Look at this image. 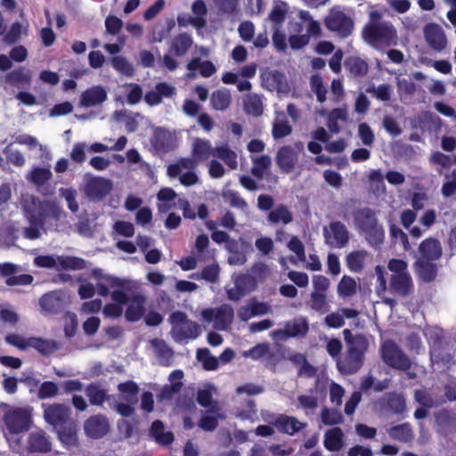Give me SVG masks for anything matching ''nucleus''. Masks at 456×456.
<instances>
[{
	"instance_id": "nucleus-1",
	"label": "nucleus",
	"mask_w": 456,
	"mask_h": 456,
	"mask_svg": "<svg viewBox=\"0 0 456 456\" xmlns=\"http://www.w3.org/2000/svg\"><path fill=\"white\" fill-rule=\"evenodd\" d=\"M44 419L57 431L60 441L66 445L77 444V426L71 419V410L65 403L43 404Z\"/></svg>"
},
{
	"instance_id": "nucleus-2",
	"label": "nucleus",
	"mask_w": 456,
	"mask_h": 456,
	"mask_svg": "<svg viewBox=\"0 0 456 456\" xmlns=\"http://www.w3.org/2000/svg\"><path fill=\"white\" fill-rule=\"evenodd\" d=\"M61 216L60 206L53 200L38 201L35 210L27 211V218L29 227L24 229V236L28 240L38 239L41 235L40 229L44 227L47 220L59 221Z\"/></svg>"
},
{
	"instance_id": "nucleus-3",
	"label": "nucleus",
	"mask_w": 456,
	"mask_h": 456,
	"mask_svg": "<svg viewBox=\"0 0 456 456\" xmlns=\"http://www.w3.org/2000/svg\"><path fill=\"white\" fill-rule=\"evenodd\" d=\"M362 35L368 45L378 49L396 45L398 41L397 31L388 21L368 22Z\"/></svg>"
},
{
	"instance_id": "nucleus-4",
	"label": "nucleus",
	"mask_w": 456,
	"mask_h": 456,
	"mask_svg": "<svg viewBox=\"0 0 456 456\" xmlns=\"http://www.w3.org/2000/svg\"><path fill=\"white\" fill-rule=\"evenodd\" d=\"M171 323L170 334L179 344L197 338L201 334V328L196 322L190 320L182 311H175L169 316Z\"/></svg>"
},
{
	"instance_id": "nucleus-5",
	"label": "nucleus",
	"mask_w": 456,
	"mask_h": 456,
	"mask_svg": "<svg viewBox=\"0 0 456 456\" xmlns=\"http://www.w3.org/2000/svg\"><path fill=\"white\" fill-rule=\"evenodd\" d=\"M381 357L383 362L389 367L406 371L411 367V361L409 356L393 340H386L381 345Z\"/></svg>"
},
{
	"instance_id": "nucleus-6",
	"label": "nucleus",
	"mask_w": 456,
	"mask_h": 456,
	"mask_svg": "<svg viewBox=\"0 0 456 456\" xmlns=\"http://www.w3.org/2000/svg\"><path fill=\"white\" fill-rule=\"evenodd\" d=\"M118 390L120 393L121 399L126 401V403H118L114 405V409L122 417H130L134 413V404L138 401L137 395L139 393L138 385L132 380L119 383Z\"/></svg>"
},
{
	"instance_id": "nucleus-7",
	"label": "nucleus",
	"mask_w": 456,
	"mask_h": 456,
	"mask_svg": "<svg viewBox=\"0 0 456 456\" xmlns=\"http://www.w3.org/2000/svg\"><path fill=\"white\" fill-rule=\"evenodd\" d=\"M324 25L341 38L349 37L354 29L353 20L342 11L331 10L324 19Z\"/></svg>"
},
{
	"instance_id": "nucleus-8",
	"label": "nucleus",
	"mask_w": 456,
	"mask_h": 456,
	"mask_svg": "<svg viewBox=\"0 0 456 456\" xmlns=\"http://www.w3.org/2000/svg\"><path fill=\"white\" fill-rule=\"evenodd\" d=\"M202 318L210 322H215V327L218 330H226L232 324L234 318L233 308L224 304L217 308H207L201 312Z\"/></svg>"
},
{
	"instance_id": "nucleus-9",
	"label": "nucleus",
	"mask_w": 456,
	"mask_h": 456,
	"mask_svg": "<svg viewBox=\"0 0 456 456\" xmlns=\"http://www.w3.org/2000/svg\"><path fill=\"white\" fill-rule=\"evenodd\" d=\"M323 235L325 242L332 248H345L349 241V232L340 221L331 222L329 228H324Z\"/></svg>"
},
{
	"instance_id": "nucleus-10",
	"label": "nucleus",
	"mask_w": 456,
	"mask_h": 456,
	"mask_svg": "<svg viewBox=\"0 0 456 456\" xmlns=\"http://www.w3.org/2000/svg\"><path fill=\"white\" fill-rule=\"evenodd\" d=\"M4 423L8 430L12 434L28 431L31 425V416L24 409H14L4 416Z\"/></svg>"
},
{
	"instance_id": "nucleus-11",
	"label": "nucleus",
	"mask_w": 456,
	"mask_h": 456,
	"mask_svg": "<svg viewBox=\"0 0 456 456\" xmlns=\"http://www.w3.org/2000/svg\"><path fill=\"white\" fill-rule=\"evenodd\" d=\"M309 331V323L305 317L299 316L286 322L284 329L273 331V335L281 339L305 337Z\"/></svg>"
},
{
	"instance_id": "nucleus-12",
	"label": "nucleus",
	"mask_w": 456,
	"mask_h": 456,
	"mask_svg": "<svg viewBox=\"0 0 456 456\" xmlns=\"http://www.w3.org/2000/svg\"><path fill=\"white\" fill-rule=\"evenodd\" d=\"M86 435L92 438L99 439L103 437L110 430L108 419L102 414L94 415L88 418L84 424Z\"/></svg>"
},
{
	"instance_id": "nucleus-13",
	"label": "nucleus",
	"mask_w": 456,
	"mask_h": 456,
	"mask_svg": "<svg viewBox=\"0 0 456 456\" xmlns=\"http://www.w3.org/2000/svg\"><path fill=\"white\" fill-rule=\"evenodd\" d=\"M112 190V182L104 177H94L86 183V191L90 199L102 200Z\"/></svg>"
},
{
	"instance_id": "nucleus-14",
	"label": "nucleus",
	"mask_w": 456,
	"mask_h": 456,
	"mask_svg": "<svg viewBox=\"0 0 456 456\" xmlns=\"http://www.w3.org/2000/svg\"><path fill=\"white\" fill-rule=\"evenodd\" d=\"M419 258L438 261L443 256V248L439 240L429 237L422 240L418 248Z\"/></svg>"
},
{
	"instance_id": "nucleus-15",
	"label": "nucleus",
	"mask_w": 456,
	"mask_h": 456,
	"mask_svg": "<svg viewBox=\"0 0 456 456\" xmlns=\"http://www.w3.org/2000/svg\"><path fill=\"white\" fill-rule=\"evenodd\" d=\"M272 424L279 432L289 436H294L306 426L305 423L300 422L297 418L286 414H279L276 416L272 421Z\"/></svg>"
},
{
	"instance_id": "nucleus-16",
	"label": "nucleus",
	"mask_w": 456,
	"mask_h": 456,
	"mask_svg": "<svg viewBox=\"0 0 456 456\" xmlns=\"http://www.w3.org/2000/svg\"><path fill=\"white\" fill-rule=\"evenodd\" d=\"M413 268L419 280L429 283L436 280L438 273L436 261L418 258Z\"/></svg>"
},
{
	"instance_id": "nucleus-17",
	"label": "nucleus",
	"mask_w": 456,
	"mask_h": 456,
	"mask_svg": "<svg viewBox=\"0 0 456 456\" xmlns=\"http://www.w3.org/2000/svg\"><path fill=\"white\" fill-rule=\"evenodd\" d=\"M364 356L347 350L343 359L337 362L338 370L346 375L356 373L363 365Z\"/></svg>"
},
{
	"instance_id": "nucleus-18",
	"label": "nucleus",
	"mask_w": 456,
	"mask_h": 456,
	"mask_svg": "<svg viewBox=\"0 0 456 456\" xmlns=\"http://www.w3.org/2000/svg\"><path fill=\"white\" fill-rule=\"evenodd\" d=\"M389 286L392 292L402 297L409 296L414 288L410 273L392 274Z\"/></svg>"
},
{
	"instance_id": "nucleus-19",
	"label": "nucleus",
	"mask_w": 456,
	"mask_h": 456,
	"mask_svg": "<svg viewBox=\"0 0 456 456\" xmlns=\"http://www.w3.org/2000/svg\"><path fill=\"white\" fill-rule=\"evenodd\" d=\"M424 34L428 45L436 51L445 48L447 40L443 29L436 24L429 23L424 28Z\"/></svg>"
},
{
	"instance_id": "nucleus-20",
	"label": "nucleus",
	"mask_w": 456,
	"mask_h": 456,
	"mask_svg": "<svg viewBox=\"0 0 456 456\" xmlns=\"http://www.w3.org/2000/svg\"><path fill=\"white\" fill-rule=\"evenodd\" d=\"M297 159V151L291 146L286 145L278 151L276 162L283 173L289 174L294 169Z\"/></svg>"
},
{
	"instance_id": "nucleus-21",
	"label": "nucleus",
	"mask_w": 456,
	"mask_h": 456,
	"mask_svg": "<svg viewBox=\"0 0 456 456\" xmlns=\"http://www.w3.org/2000/svg\"><path fill=\"white\" fill-rule=\"evenodd\" d=\"M107 100V92L101 86H92L84 91L80 96V105L86 108L102 103Z\"/></svg>"
},
{
	"instance_id": "nucleus-22",
	"label": "nucleus",
	"mask_w": 456,
	"mask_h": 456,
	"mask_svg": "<svg viewBox=\"0 0 456 456\" xmlns=\"http://www.w3.org/2000/svg\"><path fill=\"white\" fill-rule=\"evenodd\" d=\"M193 44L192 37L186 33H179L175 36L169 45L168 52L177 57L185 55Z\"/></svg>"
},
{
	"instance_id": "nucleus-23",
	"label": "nucleus",
	"mask_w": 456,
	"mask_h": 456,
	"mask_svg": "<svg viewBox=\"0 0 456 456\" xmlns=\"http://www.w3.org/2000/svg\"><path fill=\"white\" fill-rule=\"evenodd\" d=\"M255 287L253 279L248 275H241L235 281V287L227 291L230 300L238 301Z\"/></svg>"
},
{
	"instance_id": "nucleus-24",
	"label": "nucleus",
	"mask_w": 456,
	"mask_h": 456,
	"mask_svg": "<svg viewBox=\"0 0 456 456\" xmlns=\"http://www.w3.org/2000/svg\"><path fill=\"white\" fill-rule=\"evenodd\" d=\"M186 69L191 71L186 77L192 78L195 77L193 71L199 69L200 74L203 77H210L216 72V68L210 61H201L200 57L192 58L186 65Z\"/></svg>"
},
{
	"instance_id": "nucleus-25",
	"label": "nucleus",
	"mask_w": 456,
	"mask_h": 456,
	"mask_svg": "<svg viewBox=\"0 0 456 456\" xmlns=\"http://www.w3.org/2000/svg\"><path fill=\"white\" fill-rule=\"evenodd\" d=\"M149 435L155 442L162 446L173 444L175 436L171 431H165V426L161 420H154L149 430Z\"/></svg>"
},
{
	"instance_id": "nucleus-26",
	"label": "nucleus",
	"mask_w": 456,
	"mask_h": 456,
	"mask_svg": "<svg viewBox=\"0 0 456 456\" xmlns=\"http://www.w3.org/2000/svg\"><path fill=\"white\" fill-rule=\"evenodd\" d=\"M343 334L347 344V350L364 356L369 347V341L365 336L362 334L353 335L348 329L344 330Z\"/></svg>"
},
{
	"instance_id": "nucleus-27",
	"label": "nucleus",
	"mask_w": 456,
	"mask_h": 456,
	"mask_svg": "<svg viewBox=\"0 0 456 456\" xmlns=\"http://www.w3.org/2000/svg\"><path fill=\"white\" fill-rule=\"evenodd\" d=\"M85 393L90 404L94 406H102L111 397L108 395L107 389L103 388L100 383L92 382L88 384L86 387Z\"/></svg>"
},
{
	"instance_id": "nucleus-28",
	"label": "nucleus",
	"mask_w": 456,
	"mask_h": 456,
	"mask_svg": "<svg viewBox=\"0 0 456 456\" xmlns=\"http://www.w3.org/2000/svg\"><path fill=\"white\" fill-rule=\"evenodd\" d=\"M324 447L329 452H338L345 444V435L340 428L335 427L327 430L324 434Z\"/></svg>"
},
{
	"instance_id": "nucleus-29",
	"label": "nucleus",
	"mask_w": 456,
	"mask_h": 456,
	"mask_svg": "<svg viewBox=\"0 0 456 456\" xmlns=\"http://www.w3.org/2000/svg\"><path fill=\"white\" fill-rule=\"evenodd\" d=\"M28 447L33 452H47L51 451L52 444L45 432L40 430L29 435Z\"/></svg>"
},
{
	"instance_id": "nucleus-30",
	"label": "nucleus",
	"mask_w": 456,
	"mask_h": 456,
	"mask_svg": "<svg viewBox=\"0 0 456 456\" xmlns=\"http://www.w3.org/2000/svg\"><path fill=\"white\" fill-rule=\"evenodd\" d=\"M355 224L361 232L370 229L379 223L376 212L369 208H360L354 215Z\"/></svg>"
},
{
	"instance_id": "nucleus-31",
	"label": "nucleus",
	"mask_w": 456,
	"mask_h": 456,
	"mask_svg": "<svg viewBox=\"0 0 456 456\" xmlns=\"http://www.w3.org/2000/svg\"><path fill=\"white\" fill-rule=\"evenodd\" d=\"M369 254L366 250H354L346 255V265L352 273H362Z\"/></svg>"
},
{
	"instance_id": "nucleus-32",
	"label": "nucleus",
	"mask_w": 456,
	"mask_h": 456,
	"mask_svg": "<svg viewBox=\"0 0 456 456\" xmlns=\"http://www.w3.org/2000/svg\"><path fill=\"white\" fill-rule=\"evenodd\" d=\"M267 221L270 224L281 223L286 225L293 221V215L286 205L280 204L268 213Z\"/></svg>"
},
{
	"instance_id": "nucleus-33",
	"label": "nucleus",
	"mask_w": 456,
	"mask_h": 456,
	"mask_svg": "<svg viewBox=\"0 0 456 456\" xmlns=\"http://www.w3.org/2000/svg\"><path fill=\"white\" fill-rule=\"evenodd\" d=\"M346 69L354 77H362L369 71L368 63L358 56H349L344 62Z\"/></svg>"
},
{
	"instance_id": "nucleus-34",
	"label": "nucleus",
	"mask_w": 456,
	"mask_h": 456,
	"mask_svg": "<svg viewBox=\"0 0 456 456\" xmlns=\"http://www.w3.org/2000/svg\"><path fill=\"white\" fill-rule=\"evenodd\" d=\"M151 343L160 365L170 366L174 357V351L172 348L169 347L162 339H153Z\"/></svg>"
},
{
	"instance_id": "nucleus-35",
	"label": "nucleus",
	"mask_w": 456,
	"mask_h": 456,
	"mask_svg": "<svg viewBox=\"0 0 456 456\" xmlns=\"http://www.w3.org/2000/svg\"><path fill=\"white\" fill-rule=\"evenodd\" d=\"M28 347L36 349L42 355H50L58 349V344L53 339L28 338Z\"/></svg>"
},
{
	"instance_id": "nucleus-36",
	"label": "nucleus",
	"mask_w": 456,
	"mask_h": 456,
	"mask_svg": "<svg viewBox=\"0 0 456 456\" xmlns=\"http://www.w3.org/2000/svg\"><path fill=\"white\" fill-rule=\"evenodd\" d=\"M144 297L141 295H136L133 297L132 302L128 305L125 317L128 322L139 321L144 314Z\"/></svg>"
},
{
	"instance_id": "nucleus-37",
	"label": "nucleus",
	"mask_w": 456,
	"mask_h": 456,
	"mask_svg": "<svg viewBox=\"0 0 456 456\" xmlns=\"http://www.w3.org/2000/svg\"><path fill=\"white\" fill-rule=\"evenodd\" d=\"M210 156H214V149L208 140L196 139L192 147V157L197 161L207 160Z\"/></svg>"
},
{
	"instance_id": "nucleus-38",
	"label": "nucleus",
	"mask_w": 456,
	"mask_h": 456,
	"mask_svg": "<svg viewBox=\"0 0 456 456\" xmlns=\"http://www.w3.org/2000/svg\"><path fill=\"white\" fill-rule=\"evenodd\" d=\"M232 97L229 90L217 89L211 94L210 103L216 110H225L231 105Z\"/></svg>"
},
{
	"instance_id": "nucleus-39",
	"label": "nucleus",
	"mask_w": 456,
	"mask_h": 456,
	"mask_svg": "<svg viewBox=\"0 0 456 456\" xmlns=\"http://www.w3.org/2000/svg\"><path fill=\"white\" fill-rule=\"evenodd\" d=\"M389 436L396 441L409 443L413 439V432L409 423H403L391 427L388 430Z\"/></svg>"
},
{
	"instance_id": "nucleus-40",
	"label": "nucleus",
	"mask_w": 456,
	"mask_h": 456,
	"mask_svg": "<svg viewBox=\"0 0 456 456\" xmlns=\"http://www.w3.org/2000/svg\"><path fill=\"white\" fill-rule=\"evenodd\" d=\"M214 157L222 159L230 169L238 167L237 154L227 144L214 148Z\"/></svg>"
},
{
	"instance_id": "nucleus-41",
	"label": "nucleus",
	"mask_w": 456,
	"mask_h": 456,
	"mask_svg": "<svg viewBox=\"0 0 456 456\" xmlns=\"http://www.w3.org/2000/svg\"><path fill=\"white\" fill-rule=\"evenodd\" d=\"M362 232L365 235L366 240L371 247L378 248L383 244L385 240V230L379 223L372 227H370V229H366Z\"/></svg>"
},
{
	"instance_id": "nucleus-42",
	"label": "nucleus",
	"mask_w": 456,
	"mask_h": 456,
	"mask_svg": "<svg viewBox=\"0 0 456 456\" xmlns=\"http://www.w3.org/2000/svg\"><path fill=\"white\" fill-rule=\"evenodd\" d=\"M42 310L47 314H57L61 306V300L53 292L43 295L39 299Z\"/></svg>"
},
{
	"instance_id": "nucleus-43",
	"label": "nucleus",
	"mask_w": 456,
	"mask_h": 456,
	"mask_svg": "<svg viewBox=\"0 0 456 456\" xmlns=\"http://www.w3.org/2000/svg\"><path fill=\"white\" fill-rule=\"evenodd\" d=\"M59 268L61 270H83L86 267L85 259L72 256H60L57 257Z\"/></svg>"
},
{
	"instance_id": "nucleus-44",
	"label": "nucleus",
	"mask_w": 456,
	"mask_h": 456,
	"mask_svg": "<svg viewBox=\"0 0 456 456\" xmlns=\"http://www.w3.org/2000/svg\"><path fill=\"white\" fill-rule=\"evenodd\" d=\"M244 110L252 116H261L264 110L261 97L257 94H248L244 100Z\"/></svg>"
},
{
	"instance_id": "nucleus-45",
	"label": "nucleus",
	"mask_w": 456,
	"mask_h": 456,
	"mask_svg": "<svg viewBox=\"0 0 456 456\" xmlns=\"http://www.w3.org/2000/svg\"><path fill=\"white\" fill-rule=\"evenodd\" d=\"M196 356L205 370H216L219 366L218 359L213 356L206 347L198 349Z\"/></svg>"
},
{
	"instance_id": "nucleus-46",
	"label": "nucleus",
	"mask_w": 456,
	"mask_h": 456,
	"mask_svg": "<svg viewBox=\"0 0 456 456\" xmlns=\"http://www.w3.org/2000/svg\"><path fill=\"white\" fill-rule=\"evenodd\" d=\"M253 167L251 168V174L258 178L262 179L265 173L270 168L272 159L268 155H262L256 157L252 159Z\"/></svg>"
},
{
	"instance_id": "nucleus-47",
	"label": "nucleus",
	"mask_w": 456,
	"mask_h": 456,
	"mask_svg": "<svg viewBox=\"0 0 456 456\" xmlns=\"http://www.w3.org/2000/svg\"><path fill=\"white\" fill-rule=\"evenodd\" d=\"M357 283L350 276L344 275L338 284V294L342 297H349L356 293Z\"/></svg>"
},
{
	"instance_id": "nucleus-48",
	"label": "nucleus",
	"mask_w": 456,
	"mask_h": 456,
	"mask_svg": "<svg viewBox=\"0 0 456 456\" xmlns=\"http://www.w3.org/2000/svg\"><path fill=\"white\" fill-rule=\"evenodd\" d=\"M322 422L326 426H334L344 422L342 412L337 409L324 407L321 412Z\"/></svg>"
},
{
	"instance_id": "nucleus-49",
	"label": "nucleus",
	"mask_w": 456,
	"mask_h": 456,
	"mask_svg": "<svg viewBox=\"0 0 456 456\" xmlns=\"http://www.w3.org/2000/svg\"><path fill=\"white\" fill-rule=\"evenodd\" d=\"M431 359L436 362H443L444 364L450 363L452 360V355L449 352H444V346L441 341L435 342L430 347Z\"/></svg>"
},
{
	"instance_id": "nucleus-50",
	"label": "nucleus",
	"mask_w": 456,
	"mask_h": 456,
	"mask_svg": "<svg viewBox=\"0 0 456 456\" xmlns=\"http://www.w3.org/2000/svg\"><path fill=\"white\" fill-rule=\"evenodd\" d=\"M104 282H99L96 284L97 293L102 297H107L110 294V288H121L123 287V281L113 276L106 275L103 277Z\"/></svg>"
},
{
	"instance_id": "nucleus-51",
	"label": "nucleus",
	"mask_w": 456,
	"mask_h": 456,
	"mask_svg": "<svg viewBox=\"0 0 456 456\" xmlns=\"http://www.w3.org/2000/svg\"><path fill=\"white\" fill-rule=\"evenodd\" d=\"M310 87L315 94L317 101L323 103L326 101L327 89L320 75L315 74L310 77Z\"/></svg>"
},
{
	"instance_id": "nucleus-52",
	"label": "nucleus",
	"mask_w": 456,
	"mask_h": 456,
	"mask_svg": "<svg viewBox=\"0 0 456 456\" xmlns=\"http://www.w3.org/2000/svg\"><path fill=\"white\" fill-rule=\"evenodd\" d=\"M111 65L117 71L126 77H133L134 74L133 65L124 56L112 57Z\"/></svg>"
},
{
	"instance_id": "nucleus-53",
	"label": "nucleus",
	"mask_w": 456,
	"mask_h": 456,
	"mask_svg": "<svg viewBox=\"0 0 456 456\" xmlns=\"http://www.w3.org/2000/svg\"><path fill=\"white\" fill-rule=\"evenodd\" d=\"M387 405L395 414H403L406 410L405 399L402 395L390 394L387 399Z\"/></svg>"
},
{
	"instance_id": "nucleus-54",
	"label": "nucleus",
	"mask_w": 456,
	"mask_h": 456,
	"mask_svg": "<svg viewBox=\"0 0 456 456\" xmlns=\"http://www.w3.org/2000/svg\"><path fill=\"white\" fill-rule=\"evenodd\" d=\"M389 233L391 239L395 240V242L399 241L405 251L411 249L407 234L394 223L389 224Z\"/></svg>"
},
{
	"instance_id": "nucleus-55",
	"label": "nucleus",
	"mask_w": 456,
	"mask_h": 456,
	"mask_svg": "<svg viewBox=\"0 0 456 456\" xmlns=\"http://www.w3.org/2000/svg\"><path fill=\"white\" fill-rule=\"evenodd\" d=\"M435 417L437 425L443 429H448L453 427L456 423L454 414L446 409H443L436 412Z\"/></svg>"
},
{
	"instance_id": "nucleus-56",
	"label": "nucleus",
	"mask_w": 456,
	"mask_h": 456,
	"mask_svg": "<svg viewBox=\"0 0 456 456\" xmlns=\"http://www.w3.org/2000/svg\"><path fill=\"white\" fill-rule=\"evenodd\" d=\"M52 172L48 168L35 167L30 173V180L36 185H44L52 178Z\"/></svg>"
},
{
	"instance_id": "nucleus-57",
	"label": "nucleus",
	"mask_w": 456,
	"mask_h": 456,
	"mask_svg": "<svg viewBox=\"0 0 456 456\" xmlns=\"http://www.w3.org/2000/svg\"><path fill=\"white\" fill-rule=\"evenodd\" d=\"M292 133V127L287 120H276L273 125L272 134L276 140L284 138Z\"/></svg>"
},
{
	"instance_id": "nucleus-58",
	"label": "nucleus",
	"mask_w": 456,
	"mask_h": 456,
	"mask_svg": "<svg viewBox=\"0 0 456 456\" xmlns=\"http://www.w3.org/2000/svg\"><path fill=\"white\" fill-rule=\"evenodd\" d=\"M59 393V387L53 381H44L37 391L39 399H47L54 397Z\"/></svg>"
},
{
	"instance_id": "nucleus-59",
	"label": "nucleus",
	"mask_w": 456,
	"mask_h": 456,
	"mask_svg": "<svg viewBox=\"0 0 456 456\" xmlns=\"http://www.w3.org/2000/svg\"><path fill=\"white\" fill-rule=\"evenodd\" d=\"M182 387V381L172 382V384L165 385L159 393V399L161 401L172 400L174 396L181 391Z\"/></svg>"
},
{
	"instance_id": "nucleus-60",
	"label": "nucleus",
	"mask_w": 456,
	"mask_h": 456,
	"mask_svg": "<svg viewBox=\"0 0 456 456\" xmlns=\"http://www.w3.org/2000/svg\"><path fill=\"white\" fill-rule=\"evenodd\" d=\"M310 306L316 312L324 313L327 311L326 294L319 292H312L310 299Z\"/></svg>"
},
{
	"instance_id": "nucleus-61",
	"label": "nucleus",
	"mask_w": 456,
	"mask_h": 456,
	"mask_svg": "<svg viewBox=\"0 0 456 456\" xmlns=\"http://www.w3.org/2000/svg\"><path fill=\"white\" fill-rule=\"evenodd\" d=\"M367 92L373 94L378 100L382 102H387L391 99L392 90L387 84L380 85L378 87L372 86L367 89Z\"/></svg>"
},
{
	"instance_id": "nucleus-62",
	"label": "nucleus",
	"mask_w": 456,
	"mask_h": 456,
	"mask_svg": "<svg viewBox=\"0 0 456 456\" xmlns=\"http://www.w3.org/2000/svg\"><path fill=\"white\" fill-rule=\"evenodd\" d=\"M7 81L11 84H29L30 74L25 72L23 69H14L7 75Z\"/></svg>"
},
{
	"instance_id": "nucleus-63",
	"label": "nucleus",
	"mask_w": 456,
	"mask_h": 456,
	"mask_svg": "<svg viewBox=\"0 0 456 456\" xmlns=\"http://www.w3.org/2000/svg\"><path fill=\"white\" fill-rule=\"evenodd\" d=\"M123 27L121 19L115 15H109L105 19L106 33L116 36L120 33Z\"/></svg>"
},
{
	"instance_id": "nucleus-64",
	"label": "nucleus",
	"mask_w": 456,
	"mask_h": 456,
	"mask_svg": "<svg viewBox=\"0 0 456 456\" xmlns=\"http://www.w3.org/2000/svg\"><path fill=\"white\" fill-rule=\"evenodd\" d=\"M219 272L220 268L218 265L213 264L205 266L201 273H200V278L202 280H205L208 282L215 283L218 281L219 278Z\"/></svg>"
}]
</instances>
